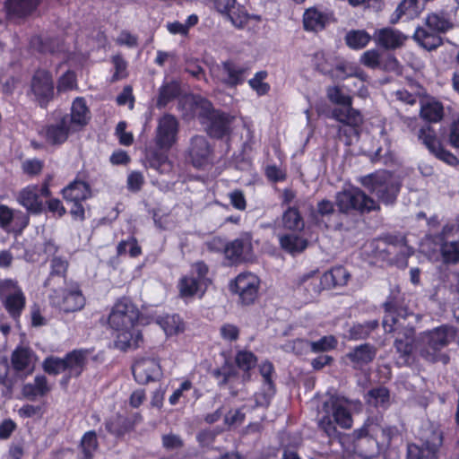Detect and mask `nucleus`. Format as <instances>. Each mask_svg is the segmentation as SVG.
I'll return each instance as SVG.
<instances>
[{
  "mask_svg": "<svg viewBox=\"0 0 459 459\" xmlns=\"http://www.w3.org/2000/svg\"><path fill=\"white\" fill-rule=\"evenodd\" d=\"M142 314L133 300L123 296L116 300L108 316V327L116 332L115 347L121 351L137 349L143 342V333L135 329Z\"/></svg>",
  "mask_w": 459,
  "mask_h": 459,
  "instance_id": "f257e3e1",
  "label": "nucleus"
},
{
  "mask_svg": "<svg viewBox=\"0 0 459 459\" xmlns=\"http://www.w3.org/2000/svg\"><path fill=\"white\" fill-rule=\"evenodd\" d=\"M399 435L396 426L381 425V418L368 417L363 425L351 433L354 446L365 457H371L377 454L381 447L389 446L394 437Z\"/></svg>",
  "mask_w": 459,
  "mask_h": 459,
  "instance_id": "f03ea898",
  "label": "nucleus"
},
{
  "mask_svg": "<svg viewBox=\"0 0 459 459\" xmlns=\"http://www.w3.org/2000/svg\"><path fill=\"white\" fill-rule=\"evenodd\" d=\"M179 105L187 106L191 111L200 109L198 117L207 120L206 131L211 137L220 140L230 134V115L214 109L210 100L200 96L190 95L180 100Z\"/></svg>",
  "mask_w": 459,
  "mask_h": 459,
  "instance_id": "7ed1b4c3",
  "label": "nucleus"
},
{
  "mask_svg": "<svg viewBox=\"0 0 459 459\" xmlns=\"http://www.w3.org/2000/svg\"><path fill=\"white\" fill-rule=\"evenodd\" d=\"M360 183L385 206H394L396 204L403 186L398 177L387 169H378L363 176Z\"/></svg>",
  "mask_w": 459,
  "mask_h": 459,
  "instance_id": "20e7f679",
  "label": "nucleus"
},
{
  "mask_svg": "<svg viewBox=\"0 0 459 459\" xmlns=\"http://www.w3.org/2000/svg\"><path fill=\"white\" fill-rule=\"evenodd\" d=\"M325 413L318 421V427L327 437H335L336 425L343 429H350L353 425V418L347 398L340 395H331L323 403Z\"/></svg>",
  "mask_w": 459,
  "mask_h": 459,
  "instance_id": "39448f33",
  "label": "nucleus"
},
{
  "mask_svg": "<svg viewBox=\"0 0 459 459\" xmlns=\"http://www.w3.org/2000/svg\"><path fill=\"white\" fill-rule=\"evenodd\" d=\"M335 204L341 214H367L379 212L380 204L358 186L337 192Z\"/></svg>",
  "mask_w": 459,
  "mask_h": 459,
  "instance_id": "423d86ee",
  "label": "nucleus"
},
{
  "mask_svg": "<svg viewBox=\"0 0 459 459\" xmlns=\"http://www.w3.org/2000/svg\"><path fill=\"white\" fill-rule=\"evenodd\" d=\"M456 333V329L448 325H442L429 331L426 334L427 343L420 351L421 357L430 363L442 362L444 365L448 364L450 357L448 354L442 352V349L448 346L455 340Z\"/></svg>",
  "mask_w": 459,
  "mask_h": 459,
  "instance_id": "0eeeda50",
  "label": "nucleus"
},
{
  "mask_svg": "<svg viewBox=\"0 0 459 459\" xmlns=\"http://www.w3.org/2000/svg\"><path fill=\"white\" fill-rule=\"evenodd\" d=\"M209 267L203 260L191 265L187 274L182 275L177 284L178 296L182 299H189L195 297L202 299L207 291L212 281L208 278Z\"/></svg>",
  "mask_w": 459,
  "mask_h": 459,
  "instance_id": "6e6552de",
  "label": "nucleus"
},
{
  "mask_svg": "<svg viewBox=\"0 0 459 459\" xmlns=\"http://www.w3.org/2000/svg\"><path fill=\"white\" fill-rule=\"evenodd\" d=\"M0 302L9 317L19 325L26 307V296L17 280H0Z\"/></svg>",
  "mask_w": 459,
  "mask_h": 459,
  "instance_id": "1a4fd4ad",
  "label": "nucleus"
},
{
  "mask_svg": "<svg viewBox=\"0 0 459 459\" xmlns=\"http://www.w3.org/2000/svg\"><path fill=\"white\" fill-rule=\"evenodd\" d=\"M382 307L385 313L382 324L385 332L388 333L399 329L401 325H403L401 320H406L411 315L399 289L390 290Z\"/></svg>",
  "mask_w": 459,
  "mask_h": 459,
  "instance_id": "9d476101",
  "label": "nucleus"
},
{
  "mask_svg": "<svg viewBox=\"0 0 459 459\" xmlns=\"http://www.w3.org/2000/svg\"><path fill=\"white\" fill-rule=\"evenodd\" d=\"M61 195L67 204H72L70 214L73 219L83 221L85 209L82 203L92 196L90 184L76 178L61 190Z\"/></svg>",
  "mask_w": 459,
  "mask_h": 459,
  "instance_id": "9b49d317",
  "label": "nucleus"
},
{
  "mask_svg": "<svg viewBox=\"0 0 459 459\" xmlns=\"http://www.w3.org/2000/svg\"><path fill=\"white\" fill-rule=\"evenodd\" d=\"M29 93L33 100L41 108H47L55 99V82L52 73L44 68L34 71L30 81Z\"/></svg>",
  "mask_w": 459,
  "mask_h": 459,
  "instance_id": "f8f14e48",
  "label": "nucleus"
},
{
  "mask_svg": "<svg viewBox=\"0 0 459 459\" xmlns=\"http://www.w3.org/2000/svg\"><path fill=\"white\" fill-rule=\"evenodd\" d=\"M223 254L230 265L253 262L255 255L252 234L241 232L238 238L225 244Z\"/></svg>",
  "mask_w": 459,
  "mask_h": 459,
  "instance_id": "ddd939ff",
  "label": "nucleus"
},
{
  "mask_svg": "<svg viewBox=\"0 0 459 459\" xmlns=\"http://www.w3.org/2000/svg\"><path fill=\"white\" fill-rule=\"evenodd\" d=\"M214 156L213 146L204 135H194L185 152L186 160L197 169H202L212 164Z\"/></svg>",
  "mask_w": 459,
  "mask_h": 459,
  "instance_id": "4468645a",
  "label": "nucleus"
},
{
  "mask_svg": "<svg viewBox=\"0 0 459 459\" xmlns=\"http://www.w3.org/2000/svg\"><path fill=\"white\" fill-rule=\"evenodd\" d=\"M335 202L329 199H322L317 202L316 207L311 206L308 213L310 223L320 229H333L340 230L342 228V222L339 220H333L339 217L338 210H335Z\"/></svg>",
  "mask_w": 459,
  "mask_h": 459,
  "instance_id": "2eb2a0df",
  "label": "nucleus"
},
{
  "mask_svg": "<svg viewBox=\"0 0 459 459\" xmlns=\"http://www.w3.org/2000/svg\"><path fill=\"white\" fill-rule=\"evenodd\" d=\"M260 282L257 275L250 272H244L230 282V290L233 294L238 296L239 302L243 306H249L254 304L258 298Z\"/></svg>",
  "mask_w": 459,
  "mask_h": 459,
  "instance_id": "dca6fc26",
  "label": "nucleus"
},
{
  "mask_svg": "<svg viewBox=\"0 0 459 459\" xmlns=\"http://www.w3.org/2000/svg\"><path fill=\"white\" fill-rule=\"evenodd\" d=\"M179 133V121L172 114H164L158 120L154 143L156 148L170 151L177 143Z\"/></svg>",
  "mask_w": 459,
  "mask_h": 459,
  "instance_id": "f3484780",
  "label": "nucleus"
},
{
  "mask_svg": "<svg viewBox=\"0 0 459 459\" xmlns=\"http://www.w3.org/2000/svg\"><path fill=\"white\" fill-rule=\"evenodd\" d=\"M396 334L394 347L396 357V364L399 367L409 366L413 361V348L415 342V329L411 325H401L399 329L393 332Z\"/></svg>",
  "mask_w": 459,
  "mask_h": 459,
  "instance_id": "a211bd4d",
  "label": "nucleus"
},
{
  "mask_svg": "<svg viewBox=\"0 0 459 459\" xmlns=\"http://www.w3.org/2000/svg\"><path fill=\"white\" fill-rule=\"evenodd\" d=\"M293 286L295 291L305 302H311L325 289L323 277L318 271H311L298 277Z\"/></svg>",
  "mask_w": 459,
  "mask_h": 459,
  "instance_id": "6ab92c4d",
  "label": "nucleus"
},
{
  "mask_svg": "<svg viewBox=\"0 0 459 459\" xmlns=\"http://www.w3.org/2000/svg\"><path fill=\"white\" fill-rule=\"evenodd\" d=\"M143 420L140 412H132L128 415L117 413L106 419L104 425L107 432L117 438H121L134 430L136 425Z\"/></svg>",
  "mask_w": 459,
  "mask_h": 459,
  "instance_id": "aec40b11",
  "label": "nucleus"
},
{
  "mask_svg": "<svg viewBox=\"0 0 459 459\" xmlns=\"http://www.w3.org/2000/svg\"><path fill=\"white\" fill-rule=\"evenodd\" d=\"M50 301L53 306L66 314L79 311L85 305V298L79 289L54 290Z\"/></svg>",
  "mask_w": 459,
  "mask_h": 459,
  "instance_id": "412c9836",
  "label": "nucleus"
},
{
  "mask_svg": "<svg viewBox=\"0 0 459 459\" xmlns=\"http://www.w3.org/2000/svg\"><path fill=\"white\" fill-rule=\"evenodd\" d=\"M132 373L139 385H147L159 380L161 377V367L158 359L140 358L132 365Z\"/></svg>",
  "mask_w": 459,
  "mask_h": 459,
  "instance_id": "4be33fe9",
  "label": "nucleus"
},
{
  "mask_svg": "<svg viewBox=\"0 0 459 459\" xmlns=\"http://www.w3.org/2000/svg\"><path fill=\"white\" fill-rule=\"evenodd\" d=\"M274 372V366L269 360L263 361L259 365V373L263 377V385L261 392L256 393L255 395V403L259 406L268 407L276 394V385L273 379Z\"/></svg>",
  "mask_w": 459,
  "mask_h": 459,
  "instance_id": "5701e85b",
  "label": "nucleus"
},
{
  "mask_svg": "<svg viewBox=\"0 0 459 459\" xmlns=\"http://www.w3.org/2000/svg\"><path fill=\"white\" fill-rule=\"evenodd\" d=\"M61 117L66 118V122L74 132L79 133L82 131L91 120V110L85 98H74L70 108V113Z\"/></svg>",
  "mask_w": 459,
  "mask_h": 459,
  "instance_id": "b1692460",
  "label": "nucleus"
},
{
  "mask_svg": "<svg viewBox=\"0 0 459 459\" xmlns=\"http://www.w3.org/2000/svg\"><path fill=\"white\" fill-rule=\"evenodd\" d=\"M408 37L401 30L392 28L384 27L377 29L373 34L375 44L385 50H396L405 45Z\"/></svg>",
  "mask_w": 459,
  "mask_h": 459,
  "instance_id": "393cba45",
  "label": "nucleus"
},
{
  "mask_svg": "<svg viewBox=\"0 0 459 459\" xmlns=\"http://www.w3.org/2000/svg\"><path fill=\"white\" fill-rule=\"evenodd\" d=\"M212 377L217 381L219 387H228L230 394L236 397L238 394V389L234 385L239 377V372L235 365L229 359H226L221 367L212 371Z\"/></svg>",
  "mask_w": 459,
  "mask_h": 459,
  "instance_id": "a878e982",
  "label": "nucleus"
},
{
  "mask_svg": "<svg viewBox=\"0 0 459 459\" xmlns=\"http://www.w3.org/2000/svg\"><path fill=\"white\" fill-rule=\"evenodd\" d=\"M46 142L51 145H62L71 134H75L66 122L65 117H60L55 123L46 125L42 129Z\"/></svg>",
  "mask_w": 459,
  "mask_h": 459,
  "instance_id": "bb28decb",
  "label": "nucleus"
},
{
  "mask_svg": "<svg viewBox=\"0 0 459 459\" xmlns=\"http://www.w3.org/2000/svg\"><path fill=\"white\" fill-rule=\"evenodd\" d=\"M16 201L32 215H39L44 212L43 200L38 195L37 184H30L22 188L17 194Z\"/></svg>",
  "mask_w": 459,
  "mask_h": 459,
  "instance_id": "cd10ccee",
  "label": "nucleus"
},
{
  "mask_svg": "<svg viewBox=\"0 0 459 459\" xmlns=\"http://www.w3.org/2000/svg\"><path fill=\"white\" fill-rule=\"evenodd\" d=\"M43 0H5L4 8L6 16L24 19L37 11Z\"/></svg>",
  "mask_w": 459,
  "mask_h": 459,
  "instance_id": "c85d7f7f",
  "label": "nucleus"
},
{
  "mask_svg": "<svg viewBox=\"0 0 459 459\" xmlns=\"http://www.w3.org/2000/svg\"><path fill=\"white\" fill-rule=\"evenodd\" d=\"M89 351L86 349H74L64 356L65 373L70 377L78 378L82 376L88 363Z\"/></svg>",
  "mask_w": 459,
  "mask_h": 459,
  "instance_id": "c756f323",
  "label": "nucleus"
},
{
  "mask_svg": "<svg viewBox=\"0 0 459 459\" xmlns=\"http://www.w3.org/2000/svg\"><path fill=\"white\" fill-rule=\"evenodd\" d=\"M221 68L226 75L221 82L230 89L242 85L249 71L247 66L238 65L230 59L221 62Z\"/></svg>",
  "mask_w": 459,
  "mask_h": 459,
  "instance_id": "7c9ffc66",
  "label": "nucleus"
},
{
  "mask_svg": "<svg viewBox=\"0 0 459 459\" xmlns=\"http://www.w3.org/2000/svg\"><path fill=\"white\" fill-rule=\"evenodd\" d=\"M258 362L257 356L247 350L238 351L232 362L241 374V382L247 383L251 380V371L255 368Z\"/></svg>",
  "mask_w": 459,
  "mask_h": 459,
  "instance_id": "2f4dec72",
  "label": "nucleus"
},
{
  "mask_svg": "<svg viewBox=\"0 0 459 459\" xmlns=\"http://www.w3.org/2000/svg\"><path fill=\"white\" fill-rule=\"evenodd\" d=\"M423 10L424 5L420 4V0H401L391 15L390 22L395 24L403 18L407 21L414 20L421 14Z\"/></svg>",
  "mask_w": 459,
  "mask_h": 459,
  "instance_id": "473e14b6",
  "label": "nucleus"
},
{
  "mask_svg": "<svg viewBox=\"0 0 459 459\" xmlns=\"http://www.w3.org/2000/svg\"><path fill=\"white\" fill-rule=\"evenodd\" d=\"M452 226L445 225L437 238L441 241L440 254L442 260L446 264H456L459 263V240L446 241V235L451 231Z\"/></svg>",
  "mask_w": 459,
  "mask_h": 459,
  "instance_id": "72a5a7b5",
  "label": "nucleus"
},
{
  "mask_svg": "<svg viewBox=\"0 0 459 459\" xmlns=\"http://www.w3.org/2000/svg\"><path fill=\"white\" fill-rule=\"evenodd\" d=\"M303 29L308 32H318L325 29L328 16L316 7L307 8L302 17Z\"/></svg>",
  "mask_w": 459,
  "mask_h": 459,
  "instance_id": "f704fd0d",
  "label": "nucleus"
},
{
  "mask_svg": "<svg viewBox=\"0 0 459 459\" xmlns=\"http://www.w3.org/2000/svg\"><path fill=\"white\" fill-rule=\"evenodd\" d=\"M335 108L332 111V117L344 126H348L357 131L363 122L361 112L351 106Z\"/></svg>",
  "mask_w": 459,
  "mask_h": 459,
  "instance_id": "c9c22d12",
  "label": "nucleus"
},
{
  "mask_svg": "<svg viewBox=\"0 0 459 459\" xmlns=\"http://www.w3.org/2000/svg\"><path fill=\"white\" fill-rule=\"evenodd\" d=\"M412 39L424 49L432 51L443 45V39L439 34L423 27H417Z\"/></svg>",
  "mask_w": 459,
  "mask_h": 459,
  "instance_id": "e433bc0d",
  "label": "nucleus"
},
{
  "mask_svg": "<svg viewBox=\"0 0 459 459\" xmlns=\"http://www.w3.org/2000/svg\"><path fill=\"white\" fill-rule=\"evenodd\" d=\"M377 350L370 343H363L356 346L347 354V358L354 367H362L372 362L376 357Z\"/></svg>",
  "mask_w": 459,
  "mask_h": 459,
  "instance_id": "4c0bfd02",
  "label": "nucleus"
},
{
  "mask_svg": "<svg viewBox=\"0 0 459 459\" xmlns=\"http://www.w3.org/2000/svg\"><path fill=\"white\" fill-rule=\"evenodd\" d=\"M322 277L325 288L330 290L345 286L351 278V274L344 266L338 265L324 273Z\"/></svg>",
  "mask_w": 459,
  "mask_h": 459,
  "instance_id": "58836bf2",
  "label": "nucleus"
},
{
  "mask_svg": "<svg viewBox=\"0 0 459 459\" xmlns=\"http://www.w3.org/2000/svg\"><path fill=\"white\" fill-rule=\"evenodd\" d=\"M281 247L290 255L300 254L308 246V240L295 233H285L279 237Z\"/></svg>",
  "mask_w": 459,
  "mask_h": 459,
  "instance_id": "ea45409f",
  "label": "nucleus"
},
{
  "mask_svg": "<svg viewBox=\"0 0 459 459\" xmlns=\"http://www.w3.org/2000/svg\"><path fill=\"white\" fill-rule=\"evenodd\" d=\"M30 47L40 54H54L60 51L57 37L34 35L30 39Z\"/></svg>",
  "mask_w": 459,
  "mask_h": 459,
  "instance_id": "a19ab883",
  "label": "nucleus"
},
{
  "mask_svg": "<svg viewBox=\"0 0 459 459\" xmlns=\"http://www.w3.org/2000/svg\"><path fill=\"white\" fill-rule=\"evenodd\" d=\"M99 448L98 437L95 430L85 432L78 445V459H93Z\"/></svg>",
  "mask_w": 459,
  "mask_h": 459,
  "instance_id": "79ce46f5",
  "label": "nucleus"
},
{
  "mask_svg": "<svg viewBox=\"0 0 459 459\" xmlns=\"http://www.w3.org/2000/svg\"><path fill=\"white\" fill-rule=\"evenodd\" d=\"M420 116L426 122L437 123L443 119L444 106L442 102L432 98L426 102H421Z\"/></svg>",
  "mask_w": 459,
  "mask_h": 459,
  "instance_id": "37998d69",
  "label": "nucleus"
},
{
  "mask_svg": "<svg viewBox=\"0 0 459 459\" xmlns=\"http://www.w3.org/2000/svg\"><path fill=\"white\" fill-rule=\"evenodd\" d=\"M49 391L47 377L39 375L34 377V383H27L22 386V393L25 398L34 401L39 396H45Z\"/></svg>",
  "mask_w": 459,
  "mask_h": 459,
  "instance_id": "c03bdc74",
  "label": "nucleus"
},
{
  "mask_svg": "<svg viewBox=\"0 0 459 459\" xmlns=\"http://www.w3.org/2000/svg\"><path fill=\"white\" fill-rule=\"evenodd\" d=\"M169 152L158 148L149 152L146 156L149 166L160 173L170 171L173 165L169 159Z\"/></svg>",
  "mask_w": 459,
  "mask_h": 459,
  "instance_id": "a18cd8bd",
  "label": "nucleus"
},
{
  "mask_svg": "<svg viewBox=\"0 0 459 459\" xmlns=\"http://www.w3.org/2000/svg\"><path fill=\"white\" fill-rule=\"evenodd\" d=\"M282 224L286 230L292 232H302L305 221L298 207H288L282 214Z\"/></svg>",
  "mask_w": 459,
  "mask_h": 459,
  "instance_id": "49530a36",
  "label": "nucleus"
},
{
  "mask_svg": "<svg viewBox=\"0 0 459 459\" xmlns=\"http://www.w3.org/2000/svg\"><path fill=\"white\" fill-rule=\"evenodd\" d=\"M425 25L437 34L446 33L454 27L453 22L445 13H430L425 18Z\"/></svg>",
  "mask_w": 459,
  "mask_h": 459,
  "instance_id": "de8ad7c7",
  "label": "nucleus"
},
{
  "mask_svg": "<svg viewBox=\"0 0 459 459\" xmlns=\"http://www.w3.org/2000/svg\"><path fill=\"white\" fill-rule=\"evenodd\" d=\"M157 323L169 336L178 334L185 330V324L178 314L159 316Z\"/></svg>",
  "mask_w": 459,
  "mask_h": 459,
  "instance_id": "09e8293b",
  "label": "nucleus"
},
{
  "mask_svg": "<svg viewBox=\"0 0 459 459\" xmlns=\"http://www.w3.org/2000/svg\"><path fill=\"white\" fill-rule=\"evenodd\" d=\"M181 94V85L178 81H171L160 88L157 100L159 108L166 107L169 102L178 99Z\"/></svg>",
  "mask_w": 459,
  "mask_h": 459,
  "instance_id": "8fccbe9b",
  "label": "nucleus"
},
{
  "mask_svg": "<svg viewBox=\"0 0 459 459\" xmlns=\"http://www.w3.org/2000/svg\"><path fill=\"white\" fill-rule=\"evenodd\" d=\"M116 252L117 256H123L128 254L131 258H137L142 255L143 249L137 238L134 235H131L126 239H122L118 242Z\"/></svg>",
  "mask_w": 459,
  "mask_h": 459,
  "instance_id": "3c124183",
  "label": "nucleus"
},
{
  "mask_svg": "<svg viewBox=\"0 0 459 459\" xmlns=\"http://www.w3.org/2000/svg\"><path fill=\"white\" fill-rule=\"evenodd\" d=\"M373 36L365 30H352L345 36L346 45L354 50L362 49L368 45Z\"/></svg>",
  "mask_w": 459,
  "mask_h": 459,
  "instance_id": "603ef678",
  "label": "nucleus"
},
{
  "mask_svg": "<svg viewBox=\"0 0 459 459\" xmlns=\"http://www.w3.org/2000/svg\"><path fill=\"white\" fill-rule=\"evenodd\" d=\"M378 325L377 320H369L363 324H354L349 330V339L355 341L367 339Z\"/></svg>",
  "mask_w": 459,
  "mask_h": 459,
  "instance_id": "864d4df0",
  "label": "nucleus"
},
{
  "mask_svg": "<svg viewBox=\"0 0 459 459\" xmlns=\"http://www.w3.org/2000/svg\"><path fill=\"white\" fill-rule=\"evenodd\" d=\"M31 351L29 348L18 347L11 356L12 367L15 371L21 372L27 369L30 364Z\"/></svg>",
  "mask_w": 459,
  "mask_h": 459,
  "instance_id": "5fc2aeb1",
  "label": "nucleus"
},
{
  "mask_svg": "<svg viewBox=\"0 0 459 459\" xmlns=\"http://www.w3.org/2000/svg\"><path fill=\"white\" fill-rule=\"evenodd\" d=\"M384 239L386 244L402 248L397 255L396 262L398 263L401 257L404 264L407 265V259L412 255V250L408 247L406 238L404 236L389 234Z\"/></svg>",
  "mask_w": 459,
  "mask_h": 459,
  "instance_id": "6e6d98bb",
  "label": "nucleus"
},
{
  "mask_svg": "<svg viewBox=\"0 0 459 459\" xmlns=\"http://www.w3.org/2000/svg\"><path fill=\"white\" fill-rule=\"evenodd\" d=\"M326 97L331 103L342 107H350L353 101L352 97L343 93L342 88L338 85L327 87Z\"/></svg>",
  "mask_w": 459,
  "mask_h": 459,
  "instance_id": "4d7b16f0",
  "label": "nucleus"
},
{
  "mask_svg": "<svg viewBox=\"0 0 459 459\" xmlns=\"http://www.w3.org/2000/svg\"><path fill=\"white\" fill-rule=\"evenodd\" d=\"M268 77L265 70L256 72L253 78L248 80V85L258 96H264L269 93L271 86L264 80Z\"/></svg>",
  "mask_w": 459,
  "mask_h": 459,
  "instance_id": "13d9d810",
  "label": "nucleus"
},
{
  "mask_svg": "<svg viewBox=\"0 0 459 459\" xmlns=\"http://www.w3.org/2000/svg\"><path fill=\"white\" fill-rule=\"evenodd\" d=\"M419 139L432 153L437 146L441 144L440 141L437 138L436 131L430 126H422L418 134Z\"/></svg>",
  "mask_w": 459,
  "mask_h": 459,
  "instance_id": "bf43d9fd",
  "label": "nucleus"
},
{
  "mask_svg": "<svg viewBox=\"0 0 459 459\" xmlns=\"http://www.w3.org/2000/svg\"><path fill=\"white\" fill-rule=\"evenodd\" d=\"M310 350L314 353L327 352L335 350L338 340L333 335H325L317 341L309 342Z\"/></svg>",
  "mask_w": 459,
  "mask_h": 459,
  "instance_id": "052dcab7",
  "label": "nucleus"
},
{
  "mask_svg": "<svg viewBox=\"0 0 459 459\" xmlns=\"http://www.w3.org/2000/svg\"><path fill=\"white\" fill-rule=\"evenodd\" d=\"M64 357L59 358L56 356L47 357L42 363L43 370L52 376H57L62 372H65Z\"/></svg>",
  "mask_w": 459,
  "mask_h": 459,
  "instance_id": "680f3d73",
  "label": "nucleus"
},
{
  "mask_svg": "<svg viewBox=\"0 0 459 459\" xmlns=\"http://www.w3.org/2000/svg\"><path fill=\"white\" fill-rule=\"evenodd\" d=\"M226 15L238 29L244 28L249 20V14L243 5H235V8L231 9Z\"/></svg>",
  "mask_w": 459,
  "mask_h": 459,
  "instance_id": "e2e57ef3",
  "label": "nucleus"
},
{
  "mask_svg": "<svg viewBox=\"0 0 459 459\" xmlns=\"http://www.w3.org/2000/svg\"><path fill=\"white\" fill-rule=\"evenodd\" d=\"M78 88L76 74L72 70H67L57 80L56 89L58 92H66Z\"/></svg>",
  "mask_w": 459,
  "mask_h": 459,
  "instance_id": "0e129e2a",
  "label": "nucleus"
},
{
  "mask_svg": "<svg viewBox=\"0 0 459 459\" xmlns=\"http://www.w3.org/2000/svg\"><path fill=\"white\" fill-rule=\"evenodd\" d=\"M368 395L374 400L376 406L387 407L390 401V392L385 386L372 388Z\"/></svg>",
  "mask_w": 459,
  "mask_h": 459,
  "instance_id": "69168bd1",
  "label": "nucleus"
},
{
  "mask_svg": "<svg viewBox=\"0 0 459 459\" xmlns=\"http://www.w3.org/2000/svg\"><path fill=\"white\" fill-rule=\"evenodd\" d=\"M381 55L378 50L373 48L365 51L360 56V63L370 69L379 68L381 65Z\"/></svg>",
  "mask_w": 459,
  "mask_h": 459,
  "instance_id": "338daca9",
  "label": "nucleus"
},
{
  "mask_svg": "<svg viewBox=\"0 0 459 459\" xmlns=\"http://www.w3.org/2000/svg\"><path fill=\"white\" fill-rule=\"evenodd\" d=\"M30 214L28 212H22V210H15L13 221V231L15 234H22L23 230L29 226L30 224Z\"/></svg>",
  "mask_w": 459,
  "mask_h": 459,
  "instance_id": "774afa93",
  "label": "nucleus"
}]
</instances>
